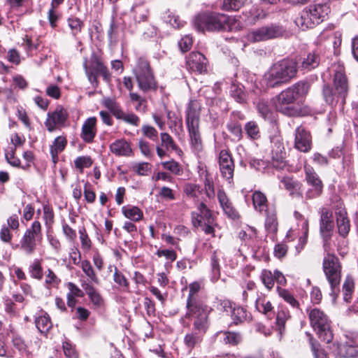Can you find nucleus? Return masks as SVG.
I'll return each instance as SVG.
<instances>
[{
    "label": "nucleus",
    "mask_w": 358,
    "mask_h": 358,
    "mask_svg": "<svg viewBox=\"0 0 358 358\" xmlns=\"http://www.w3.org/2000/svg\"><path fill=\"white\" fill-rule=\"evenodd\" d=\"M194 24L199 31H237L242 27L234 17L216 13L198 15Z\"/></svg>",
    "instance_id": "obj_1"
},
{
    "label": "nucleus",
    "mask_w": 358,
    "mask_h": 358,
    "mask_svg": "<svg viewBox=\"0 0 358 358\" xmlns=\"http://www.w3.org/2000/svg\"><path fill=\"white\" fill-rule=\"evenodd\" d=\"M333 71L334 86L324 85L322 90L323 97L325 102L331 106H335L338 104L343 106L349 92L348 82L345 73V69L343 66L334 65Z\"/></svg>",
    "instance_id": "obj_2"
},
{
    "label": "nucleus",
    "mask_w": 358,
    "mask_h": 358,
    "mask_svg": "<svg viewBox=\"0 0 358 358\" xmlns=\"http://www.w3.org/2000/svg\"><path fill=\"white\" fill-rule=\"evenodd\" d=\"M297 73V64L293 59H283L274 63L265 73L266 85L275 87L289 83Z\"/></svg>",
    "instance_id": "obj_3"
},
{
    "label": "nucleus",
    "mask_w": 358,
    "mask_h": 358,
    "mask_svg": "<svg viewBox=\"0 0 358 358\" xmlns=\"http://www.w3.org/2000/svg\"><path fill=\"white\" fill-rule=\"evenodd\" d=\"M310 84L307 81H299L282 91L273 99L275 109L283 114L290 115L289 105L294 103L298 99L305 96L309 92Z\"/></svg>",
    "instance_id": "obj_4"
},
{
    "label": "nucleus",
    "mask_w": 358,
    "mask_h": 358,
    "mask_svg": "<svg viewBox=\"0 0 358 358\" xmlns=\"http://www.w3.org/2000/svg\"><path fill=\"white\" fill-rule=\"evenodd\" d=\"M201 105L196 100H191L186 110L185 122L191 148L194 152L203 150V141L199 130Z\"/></svg>",
    "instance_id": "obj_5"
},
{
    "label": "nucleus",
    "mask_w": 358,
    "mask_h": 358,
    "mask_svg": "<svg viewBox=\"0 0 358 358\" xmlns=\"http://www.w3.org/2000/svg\"><path fill=\"white\" fill-rule=\"evenodd\" d=\"M192 320V331L187 333L183 339L184 345L191 352L194 348L200 347L203 340V336L206 334L209 326V315H189L187 317V322Z\"/></svg>",
    "instance_id": "obj_6"
},
{
    "label": "nucleus",
    "mask_w": 358,
    "mask_h": 358,
    "mask_svg": "<svg viewBox=\"0 0 358 358\" xmlns=\"http://www.w3.org/2000/svg\"><path fill=\"white\" fill-rule=\"evenodd\" d=\"M202 287L203 282L201 281H194L189 285V294L186 303L187 311L180 319V322L184 327H189L190 324L187 322V317L189 315H210L211 312V308L197 295Z\"/></svg>",
    "instance_id": "obj_7"
},
{
    "label": "nucleus",
    "mask_w": 358,
    "mask_h": 358,
    "mask_svg": "<svg viewBox=\"0 0 358 358\" xmlns=\"http://www.w3.org/2000/svg\"><path fill=\"white\" fill-rule=\"evenodd\" d=\"M322 270L330 285L331 294H336L339 290L342 275V265L339 258L328 252L322 261Z\"/></svg>",
    "instance_id": "obj_8"
},
{
    "label": "nucleus",
    "mask_w": 358,
    "mask_h": 358,
    "mask_svg": "<svg viewBox=\"0 0 358 358\" xmlns=\"http://www.w3.org/2000/svg\"><path fill=\"white\" fill-rule=\"evenodd\" d=\"M83 67L90 83L93 86H98V76H99L107 83L111 81V74L108 67L95 53H92L89 59H85Z\"/></svg>",
    "instance_id": "obj_9"
},
{
    "label": "nucleus",
    "mask_w": 358,
    "mask_h": 358,
    "mask_svg": "<svg viewBox=\"0 0 358 358\" xmlns=\"http://www.w3.org/2000/svg\"><path fill=\"white\" fill-rule=\"evenodd\" d=\"M308 316L310 325L318 336L327 343L331 342L333 334L327 315L318 308H313L309 310Z\"/></svg>",
    "instance_id": "obj_10"
},
{
    "label": "nucleus",
    "mask_w": 358,
    "mask_h": 358,
    "mask_svg": "<svg viewBox=\"0 0 358 358\" xmlns=\"http://www.w3.org/2000/svg\"><path fill=\"white\" fill-rule=\"evenodd\" d=\"M43 238L41 223L35 220L28 228L20 240V248L26 255H32Z\"/></svg>",
    "instance_id": "obj_11"
},
{
    "label": "nucleus",
    "mask_w": 358,
    "mask_h": 358,
    "mask_svg": "<svg viewBox=\"0 0 358 358\" xmlns=\"http://www.w3.org/2000/svg\"><path fill=\"white\" fill-rule=\"evenodd\" d=\"M284 30L282 27L270 24L262 27L248 34L246 38L249 42L256 43L278 38L282 35Z\"/></svg>",
    "instance_id": "obj_12"
},
{
    "label": "nucleus",
    "mask_w": 358,
    "mask_h": 358,
    "mask_svg": "<svg viewBox=\"0 0 358 358\" xmlns=\"http://www.w3.org/2000/svg\"><path fill=\"white\" fill-rule=\"evenodd\" d=\"M68 116V113L62 107H57L54 111L49 112L44 122L47 130L53 132L57 129H61L65 126Z\"/></svg>",
    "instance_id": "obj_13"
},
{
    "label": "nucleus",
    "mask_w": 358,
    "mask_h": 358,
    "mask_svg": "<svg viewBox=\"0 0 358 358\" xmlns=\"http://www.w3.org/2000/svg\"><path fill=\"white\" fill-rule=\"evenodd\" d=\"M304 171L307 183L312 186V189L306 193L307 197L313 199L320 196L323 190V184L319 176L314 169L308 165L304 166Z\"/></svg>",
    "instance_id": "obj_14"
},
{
    "label": "nucleus",
    "mask_w": 358,
    "mask_h": 358,
    "mask_svg": "<svg viewBox=\"0 0 358 358\" xmlns=\"http://www.w3.org/2000/svg\"><path fill=\"white\" fill-rule=\"evenodd\" d=\"M334 229L333 213L327 208L320 210V232L325 243L331 238Z\"/></svg>",
    "instance_id": "obj_15"
},
{
    "label": "nucleus",
    "mask_w": 358,
    "mask_h": 358,
    "mask_svg": "<svg viewBox=\"0 0 358 358\" xmlns=\"http://www.w3.org/2000/svg\"><path fill=\"white\" fill-rule=\"evenodd\" d=\"M294 148L302 152H308L312 148L310 133L302 126L295 130Z\"/></svg>",
    "instance_id": "obj_16"
},
{
    "label": "nucleus",
    "mask_w": 358,
    "mask_h": 358,
    "mask_svg": "<svg viewBox=\"0 0 358 358\" xmlns=\"http://www.w3.org/2000/svg\"><path fill=\"white\" fill-rule=\"evenodd\" d=\"M332 353L339 358H356L358 356L357 346L353 341L342 343H334Z\"/></svg>",
    "instance_id": "obj_17"
},
{
    "label": "nucleus",
    "mask_w": 358,
    "mask_h": 358,
    "mask_svg": "<svg viewBox=\"0 0 358 358\" xmlns=\"http://www.w3.org/2000/svg\"><path fill=\"white\" fill-rule=\"evenodd\" d=\"M219 166L222 176L230 183L233 179L234 163L231 155L226 150L220 152Z\"/></svg>",
    "instance_id": "obj_18"
},
{
    "label": "nucleus",
    "mask_w": 358,
    "mask_h": 358,
    "mask_svg": "<svg viewBox=\"0 0 358 358\" xmlns=\"http://www.w3.org/2000/svg\"><path fill=\"white\" fill-rule=\"evenodd\" d=\"M189 71L203 73L207 71L208 61L206 57L199 52H192L186 62Z\"/></svg>",
    "instance_id": "obj_19"
},
{
    "label": "nucleus",
    "mask_w": 358,
    "mask_h": 358,
    "mask_svg": "<svg viewBox=\"0 0 358 358\" xmlns=\"http://www.w3.org/2000/svg\"><path fill=\"white\" fill-rule=\"evenodd\" d=\"M161 144L156 146L157 154L160 158L167 155L170 151L181 152L172 136L166 132L160 134Z\"/></svg>",
    "instance_id": "obj_20"
},
{
    "label": "nucleus",
    "mask_w": 358,
    "mask_h": 358,
    "mask_svg": "<svg viewBox=\"0 0 358 358\" xmlns=\"http://www.w3.org/2000/svg\"><path fill=\"white\" fill-rule=\"evenodd\" d=\"M97 120L95 117H88L83 122L80 137L83 142L86 143H92L97 133L96 127Z\"/></svg>",
    "instance_id": "obj_21"
},
{
    "label": "nucleus",
    "mask_w": 358,
    "mask_h": 358,
    "mask_svg": "<svg viewBox=\"0 0 358 358\" xmlns=\"http://www.w3.org/2000/svg\"><path fill=\"white\" fill-rule=\"evenodd\" d=\"M280 186L289 192V195L293 197L302 196V184L294 179L292 177L283 176L280 178Z\"/></svg>",
    "instance_id": "obj_22"
},
{
    "label": "nucleus",
    "mask_w": 358,
    "mask_h": 358,
    "mask_svg": "<svg viewBox=\"0 0 358 358\" xmlns=\"http://www.w3.org/2000/svg\"><path fill=\"white\" fill-rule=\"evenodd\" d=\"M220 304L223 306L224 310L228 311V308L231 310V317L235 324L243 323L250 317L246 310L243 307L237 306L232 308L231 302L229 301H223Z\"/></svg>",
    "instance_id": "obj_23"
},
{
    "label": "nucleus",
    "mask_w": 358,
    "mask_h": 358,
    "mask_svg": "<svg viewBox=\"0 0 358 358\" xmlns=\"http://www.w3.org/2000/svg\"><path fill=\"white\" fill-rule=\"evenodd\" d=\"M198 212L192 213V222L194 226L201 225V222L213 220L210 210L203 203H200L198 206Z\"/></svg>",
    "instance_id": "obj_24"
},
{
    "label": "nucleus",
    "mask_w": 358,
    "mask_h": 358,
    "mask_svg": "<svg viewBox=\"0 0 358 358\" xmlns=\"http://www.w3.org/2000/svg\"><path fill=\"white\" fill-rule=\"evenodd\" d=\"M140 90L147 92L157 87L153 72L135 76Z\"/></svg>",
    "instance_id": "obj_25"
},
{
    "label": "nucleus",
    "mask_w": 358,
    "mask_h": 358,
    "mask_svg": "<svg viewBox=\"0 0 358 358\" xmlns=\"http://www.w3.org/2000/svg\"><path fill=\"white\" fill-rule=\"evenodd\" d=\"M110 151L116 156L130 157L133 155V150L130 143L125 139H117L109 145Z\"/></svg>",
    "instance_id": "obj_26"
},
{
    "label": "nucleus",
    "mask_w": 358,
    "mask_h": 358,
    "mask_svg": "<svg viewBox=\"0 0 358 358\" xmlns=\"http://www.w3.org/2000/svg\"><path fill=\"white\" fill-rule=\"evenodd\" d=\"M308 8L313 20L317 24L323 22L330 12V8L327 3L311 4Z\"/></svg>",
    "instance_id": "obj_27"
},
{
    "label": "nucleus",
    "mask_w": 358,
    "mask_h": 358,
    "mask_svg": "<svg viewBox=\"0 0 358 358\" xmlns=\"http://www.w3.org/2000/svg\"><path fill=\"white\" fill-rule=\"evenodd\" d=\"M255 308L261 313L270 317L273 314V306L271 302L268 299L265 294L260 292L257 294L255 301Z\"/></svg>",
    "instance_id": "obj_28"
},
{
    "label": "nucleus",
    "mask_w": 358,
    "mask_h": 358,
    "mask_svg": "<svg viewBox=\"0 0 358 358\" xmlns=\"http://www.w3.org/2000/svg\"><path fill=\"white\" fill-rule=\"evenodd\" d=\"M67 145V139L64 136L56 137L50 147V153L52 162L57 164L59 155L64 150Z\"/></svg>",
    "instance_id": "obj_29"
},
{
    "label": "nucleus",
    "mask_w": 358,
    "mask_h": 358,
    "mask_svg": "<svg viewBox=\"0 0 358 358\" xmlns=\"http://www.w3.org/2000/svg\"><path fill=\"white\" fill-rule=\"evenodd\" d=\"M35 324L39 332L43 334H46L52 327L49 315L43 310L35 317Z\"/></svg>",
    "instance_id": "obj_30"
},
{
    "label": "nucleus",
    "mask_w": 358,
    "mask_h": 358,
    "mask_svg": "<svg viewBox=\"0 0 358 358\" xmlns=\"http://www.w3.org/2000/svg\"><path fill=\"white\" fill-rule=\"evenodd\" d=\"M336 215L338 233L341 236L345 237L348 234L350 229L347 213L344 209H340L336 212Z\"/></svg>",
    "instance_id": "obj_31"
},
{
    "label": "nucleus",
    "mask_w": 358,
    "mask_h": 358,
    "mask_svg": "<svg viewBox=\"0 0 358 358\" xmlns=\"http://www.w3.org/2000/svg\"><path fill=\"white\" fill-rule=\"evenodd\" d=\"M81 286L88 295L90 300L94 306L99 307L103 304V300L101 294L90 282L83 281Z\"/></svg>",
    "instance_id": "obj_32"
},
{
    "label": "nucleus",
    "mask_w": 358,
    "mask_h": 358,
    "mask_svg": "<svg viewBox=\"0 0 358 358\" xmlns=\"http://www.w3.org/2000/svg\"><path fill=\"white\" fill-rule=\"evenodd\" d=\"M278 222L276 210L274 208L266 209L265 228L268 233L275 234L277 232Z\"/></svg>",
    "instance_id": "obj_33"
},
{
    "label": "nucleus",
    "mask_w": 358,
    "mask_h": 358,
    "mask_svg": "<svg viewBox=\"0 0 358 358\" xmlns=\"http://www.w3.org/2000/svg\"><path fill=\"white\" fill-rule=\"evenodd\" d=\"M296 24L302 29L313 28L317 25V22L313 20L308 7L305 8L299 17L295 20Z\"/></svg>",
    "instance_id": "obj_34"
},
{
    "label": "nucleus",
    "mask_w": 358,
    "mask_h": 358,
    "mask_svg": "<svg viewBox=\"0 0 358 358\" xmlns=\"http://www.w3.org/2000/svg\"><path fill=\"white\" fill-rule=\"evenodd\" d=\"M276 292L278 296L282 298L287 303H288L293 308H299L300 303L295 298L294 294L287 289L282 288L278 286Z\"/></svg>",
    "instance_id": "obj_35"
},
{
    "label": "nucleus",
    "mask_w": 358,
    "mask_h": 358,
    "mask_svg": "<svg viewBox=\"0 0 358 358\" xmlns=\"http://www.w3.org/2000/svg\"><path fill=\"white\" fill-rule=\"evenodd\" d=\"M252 203L255 210L262 213L268 208V200L266 196L263 192L257 190L252 195Z\"/></svg>",
    "instance_id": "obj_36"
},
{
    "label": "nucleus",
    "mask_w": 358,
    "mask_h": 358,
    "mask_svg": "<svg viewBox=\"0 0 358 358\" xmlns=\"http://www.w3.org/2000/svg\"><path fill=\"white\" fill-rule=\"evenodd\" d=\"M290 318L289 310L283 306H278V310L276 314L275 325L280 334L285 329L286 322Z\"/></svg>",
    "instance_id": "obj_37"
},
{
    "label": "nucleus",
    "mask_w": 358,
    "mask_h": 358,
    "mask_svg": "<svg viewBox=\"0 0 358 358\" xmlns=\"http://www.w3.org/2000/svg\"><path fill=\"white\" fill-rule=\"evenodd\" d=\"M123 215L133 222L140 221L143 216V211L136 206H125L122 208Z\"/></svg>",
    "instance_id": "obj_38"
},
{
    "label": "nucleus",
    "mask_w": 358,
    "mask_h": 358,
    "mask_svg": "<svg viewBox=\"0 0 358 358\" xmlns=\"http://www.w3.org/2000/svg\"><path fill=\"white\" fill-rule=\"evenodd\" d=\"M320 60L319 55L315 52H311L303 59L301 66L305 70L310 71L318 66Z\"/></svg>",
    "instance_id": "obj_39"
},
{
    "label": "nucleus",
    "mask_w": 358,
    "mask_h": 358,
    "mask_svg": "<svg viewBox=\"0 0 358 358\" xmlns=\"http://www.w3.org/2000/svg\"><path fill=\"white\" fill-rule=\"evenodd\" d=\"M257 109L264 120L268 121L273 120V112L267 101L264 99L259 100L257 105Z\"/></svg>",
    "instance_id": "obj_40"
},
{
    "label": "nucleus",
    "mask_w": 358,
    "mask_h": 358,
    "mask_svg": "<svg viewBox=\"0 0 358 358\" xmlns=\"http://www.w3.org/2000/svg\"><path fill=\"white\" fill-rule=\"evenodd\" d=\"M218 334L222 336V341L225 344L236 345L242 341L241 335L237 332L220 331Z\"/></svg>",
    "instance_id": "obj_41"
},
{
    "label": "nucleus",
    "mask_w": 358,
    "mask_h": 358,
    "mask_svg": "<svg viewBox=\"0 0 358 358\" xmlns=\"http://www.w3.org/2000/svg\"><path fill=\"white\" fill-rule=\"evenodd\" d=\"M259 279L268 291H271L274 287V273H272L271 271L263 269L260 273Z\"/></svg>",
    "instance_id": "obj_42"
},
{
    "label": "nucleus",
    "mask_w": 358,
    "mask_h": 358,
    "mask_svg": "<svg viewBox=\"0 0 358 358\" xmlns=\"http://www.w3.org/2000/svg\"><path fill=\"white\" fill-rule=\"evenodd\" d=\"M102 104L110 110L116 119L122 111L120 105L113 99L106 97L102 100Z\"/></svg>",
    "instance_id": "obj_43"
},
{
    "label": "nucleus",
    "mask_w": 358,
    "mask_h": 358,
    "mask_svg": "<svg viewBox=\"0 0 358 358\" xmlns=\"http://www.w3.org/2000/svg\"><path fill=\"white\" fill-rule=\"evenodd\" d=\"M285 152L282 150H280V155L273 154L272 165L275 169L289 171V167L285 161Z\"/></svg>",
    "instance_id": "obj_44"
},
{
    "label": "nucleus",
    "mask_w": 358,
    "mask_h": 358,
    "mask_svg": "<svg viewBox=\"0 0 358 358\" xmlns=\"http://www.w3.org/2000/svg\"><path fill=\"white\" fill-rule=\"evenodd\" d=\"M135 76L152 72L149 62L144 57H139L136 61V64L133 69Z\"/></svg>",
    "instance_id": "obj_45"
},
{
    "label": "nucleus",
    "mask_w": 358,
    "mask_h": 358,
    "mask_svg": "<svg viewBox=\"0 0 358 358\" xmlns=\"http://www.w3.org/2000/svg\"><path fill=\"white\" fill-rule=\"evenodd\" d=\"M355 289V282L352 276L347 275L343 285L344 300L346 302L350 301Z\"/></svg>",
    "instance_id": "obj_46"
},
{
    "label": "nucleus",
    "mask_w": 358,
    "mask_h": 358,
    "mask_svg": "<svg viewBox=\"0 0 358 358\" xmlns=\"http://www.w3.org/2000/svg\"><path fill=\"white\" fill-rule=\"evenodd\" d=\"M244 129L248 137L252 140L260 138V131L258 124L255 121H250L245 125Z\"/></svg>",
    "instance_id": "obj_47"
},
{
    "label": "nucleus",
    "mask_w": 358,
    "mask_h": 358,
    "mask_svg": "<svg viewBox=\"0 0 358 358\" xmlns=\"http://www.w3.org/2000/svg\"><path fill=\"white\" fill-rule=\"evenodd\" d=\"M130 101L136 103L134 108L138 112L145 113L147 110L146 100L136 92H129Z\"/></svg>",
    "instance_id": "obj_48"
},
{
    "label": "nucleus",
    "mask_w": 358,
    "mask_h": 358,
    "mask_svg": "<svg viewBox=\"0 0 358 358\" xmlns=\"http://www.w3.org/2000/svg\"><path fill=\"white\" fill-rule=\"evenodd\" d=\"M117 119L121 120L124 122L134 127H138L141 122V119L137 115L132 112L125 113L123 110L121 112V114H120V116H118Z\"/></svg>",
    "instance_id": "obj_49"
},
{
    "label": "nucleus",
    "mask_w": 358,
    "mask_h": 358,
    "mask_svg": "<svg viewBox=\"0 0 358 358\" xmlns=\"http://www.w3.org/2000/svg\"><path fill=\"white\" fill-rule=\"evenodd\" d=\"M81 268L83 273L95 284H99V280L88 260L81 262Z\"/></svg>",
    "instance_id": "obj_50"
},
{
    "label": "nucleus",
    "mask_w": 358,
    "mask_h": 358,
    "mask_svg": "<svg viewBox=\"0 0 358 358\" xmlns=\"http://www.w3.org/2000/svg\"><path fill=\"white\" fill-rule=\"evenodd\" d=\"M131 171L138 176H146L152 171V166L148 162L135 163L131 166Z\"/></svg>",
    "instance_id": "obj_51"
},
{
    "label": "nucleus",
    "mask_w": 358,
    "mask_h": 358,
    "mask_svg": "<svg viewBox=\"0 0 358 358\" xmlns=\"http://www.w3.org/2000/svg\"><path fill=\"white\" fill-rule=\"evenodd\" d=\"M31 278L41 280L43 278V268L40 260L34 259L29 267Z\"/></svg>",
    "instance_id": "obj_52"
},
{
    "label": "nucleus",
    "mask_w": 358,
    "mask_h": 358,
    "mask_svg": "<svg viewBox=\"0 0 358 358\" xmlns=\"http://www.w3.org/2000/svg\"><path fill=\"white\" fill-rule=\"evenodd\" d=\"M15 148H8L5 150V158L6 162L12 166L22 168L19 158L15 157Z\"/></svg>",
    "instance_id": "obj_53"
},
{
    "label": "nucleus",
    "mask_w": 358,
    "mask_h": 358,
    "mask_svg": "<svg viewBox=\"0 0 358 358\" xmlns=\"http://www.w3.org/2000/svg\"><path fill=\"white\" fill-rule=\"evenodd\" d=\"M113 280L124 291H129V282L124 274H122L117 267H115L113 273Z\"/></svg>",
    "instance_id": "obj_54"
},
{
    "label": "nucleus",
    "mask_w": 358,
    "mask_h": 358,
    "mask_svg": "<svg viewBox=\"0 0 358 358\" xmlns=\"http://www.w3.org/2000/svg\"><path fill=\"white\" fill-rule=\"evenodd\" d=\"M220 254V252L218 250H215L210 258V264L213 272V278L215 280H217L220 278V266L219 264V258L218 256Z\"/></svg>",
    "instance_id": "obj_55"
},
{
    "label": "nucleus",
    "mask_w": 358,
    "mask_h": 358,
    "mask_svg": "<svg viewBox=\"0 0 358 358\" xmlns=\"http://www.w3.org/2000/svg\"><path fill=\"white\" fill-rule=\"evenodd\" d=\"M246 0H224L222 8L226 11L238 10L245 3Z\"/></svg>",
    "instance_id": "obj_56"
},
{
    "label": "nucleus",
    "mask_w": 358,
    "mask_h": 358,
    "mask_svg": "<svg viewBox=\"0 0 358 358\" xmlns=\"http://www.w3.org/2000/svg\"><path fill=\"white\" fill-rule=\"evenodd\" d=\"M92 164L93 160L90 156H80L74 160V166L80 173L85 168H90Z\"/></svg>",
    "instance_id": "obj_57"
},
{
    "label": "nucleus",
    "mask_w": 358,
    "mask_h": 358,
    "mask_svg": "<svg viewBox=\"0 0 358 358\" xmlns=\"http://www.w3.org/2000/svg\"><path fill=\"white\" fill-rule=\"evenodd\" d=\"M79 238L80 240L81 248L85 252H88L92 248V241L84 227L79 229Z\"/></svg>",
    "instance_id": "obj_58"
},
{
    "label": "nucleus",
    "mask_w": 358,
    "mask_h": 358,
    "mask_svg": "<svg viewBox=\"0 0 358 358\" xmlns=\"http://www.w3.org/2000/svg\"><path fill=\"white\" fill-rule=\"evenodd\" d=\"M61 282V280L57 277V275L54 273V271L48 268L46 271L45 284L46 287L51 288L57 287Z\"/></svg>",
    "instance_id": "obj_59"
},
{
    "label": "nucleus",
    "mask_w": 358,
    "mask_h": 358,
    "mask_svg": "<svg viewBox=\"0 0 358 358\" xmlns=\"http://www.w3.org/2000/svg\"><path fill=\"white\" fill-rule=\"evenodd\" d=\"M184 192L189 197L198 199L201 193V187L194 183H187L184 187Z\"/></svg>",
    "instance_id": "obj_60"
},
{
    "label": "nucleus",
    "mask_w": 358,
    "mask_h": 358,
    "mask_svg": "<svg viewBox=\"0 0 358 358\" xmlns=\"http://www.w3.org/2000/svg\"><path fill=\"white\" fill-rule=\"evenodd\" d=\"M309 341L315 358H329L326 352L320 348V345L315 341L312 336H310Z\"/></svg>",
    "instance_id": "obj_61"
},
{
    "label": "nucleus",
    "mask_w": 358,
    "mask_h": 358,
    "mask_svg": "<svg viewBox=\"0 0 358 358\" xmlns=\"http://www.w3.org/2000/svg\"><path fill=\"white\" fill-rule=\"evenodd\" d=\"M67 22L73 36L78 35L81 31L83 23L79 18L69 17Z\"/></svg>",
    "instance_id": "obj_62"
},
{
    "label": "nucleus",
    "mask_w": 358,
    "mask_h": 358,
    "mask_svg": "<svg viewBox=\"0 0 358 358\" xmlns=\"http://www.w3.org/2000/svg\"><path fill=\"white\" fill-rule=\"evenodd\" d=\"M162 165L164 169L169 170L175 175L180 176L182 173V169L180 165L178 162L174 160L162 162Z\"/></svg>",
    "instance_id": "obj_63"
},
{
    "label": "nucleus",
    "mask_w": 358,
    "mask_h": 358,
    "mask_svg": "<svg viewBox=\"0 0 358 358\" xmlns=\"http://www.w3.org/2000/svg\"><path fill=\"white\" fill-rule=\"evenodd\" d=\"M43 209L45 224L47 227L51 228L55 217L53 210L49 205H44Z\"/></svg>",
    "instance_id": "obj_64"
}]
</instances>
